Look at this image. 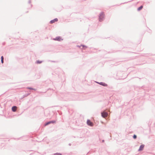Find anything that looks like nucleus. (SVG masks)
<instances>
[{
	"label": "nucleus",
	"instance_id": "6e6552de",
	"mask_svg": "<svg viewBox=\"0 0 155 155\" xmlns=\"http://www.w3.org/2000/svg\"><path fill=\"white\" fill-rule=\"evenodd\" d=\"M54 122H55L52 121H50V122H48V123H46L45 124V126H46V125H48L49 124H50V123H54Z\"/></svg>",
	"mask_w": 155,
	"mask_h": 155
},
{
	"label": "nucleus",
	"instance_id": "f3484780",
	"mask_svg": "<svg viewBox=\"0 0 155 155\" xmlns=\"http://www.w3.org/2000/svg\"><path fill=\"white\" fill-rule=\"evenodd\" d=\"M1 62L2 63H3V60H1Z\"/></svg>",
	"mask_w": 155,
	"mask_h": 155
},
{
	"label": "nucleus",
	"instance_id": "423d86ee",
	"mask_svg": "<svg viewBox=\"0 0 155 155\" xmlns=\"http://www.w3.org/2000/svg\"><path fill=\"white\" fill-rule=\"evenodd\" d=\"M144 147V145H141L140 147V148L138 150L139 151H141L143 150Z\"/></svg>",
	"mask_w": 155,
	"mask_h": 155
},
{
	"label": "nucleus",
	"instance_id": "0eeeda50",
	"mask_svg": "<svg viewBox=\"0 0 155 155\" xmlns=\"http://www.w3.org/2000/svg\"><path fill=\"white\" fill-rule=\"evenodd\" d=\"M17 109V107L16 106H13L12 107V110L13 112H15Z\"/></svg>",
	"mask_w": 155,
	"mask_h": 155
},
{
	"label": "nucleus",
	"instance_id": "7ed1b4c3",
	"mask_svg": "<svg viewBox=\"0 0 155 155\" xmlns=\"http://www.w3.org/2000/svg\"><path fill=\"white\" fill-rule=\"evenodd\" d=\"M87 124L88 125L91 126H92L93 125V124L89 120H87Z\"/></svg>",
	"mask_w": 155,
	"mask_h": 155
},
{
	"label": "nucleus",
	"instance_id": "ddd939ff",
	"mask_svg": "<svg viewBox=\"0 0 155 155\" xmlns=\"http://www.w3.org/2000/svg\"><path fill=\"white\" fill-rule=\"evenodd\" d=\"M28 89H31V90H33L35 91H36V89H33L32 88H28Z\"/></svg>",
	"mask_w": 155,
	"mask_h": 155
},
{
	"label": "nucleus",
	"instance_id": "1a4fd4ad",
	"mask_svg": "<svg viewBox=\"0 0 155 155\" xmlns=\"http://www.w3.org/2000/svg\"><path fill=\"white\" fill-rule=\"evenodd\" d=\"M100 84L104 86H107V85L104 83L101 82L100 83Z\"/></svg>",
	"mask_w": 155,
	"mask_h": 155
},
{
	"label": "nucleus",
	"instance_id": "dca6fc26",
	"mask_svg": "<svg viewBox=\"0 0 155 155\" xmlns=\"http://www.w3.org/2000/svg\"><path fill=\"white\" fill-rule=\"evenodd\" d=\"M1 60H4V58L3 56H2L1 57Z\"/></svg>",
	"mask_w": 155,
	"mask_h": 155
},
{
	"label": "nucleus",
	"instance_id": "2eb2a0df",
	"mask_svg": "<svg viewBox=\"0 0 155 155\" xmlns=\"http://www.w3.org/2000/svg\"><path fill=\"white\" fill-rule=\"evenodd\" d=\"M133 138H134V139H135L136 138V135H134V136H133Z\"/></svg>",
	"mask_w": 155,
	"mask_h": 155
},
{
	"label": "nucleus",
	"instance_id": "4468645a",
	"mask_svg": "<svg viewBox=\"0 0 155 155\" xmlns=\"http://www.w3.org/2000/svg\"><path fill=\"white\" fill-rule=\"evenodd\" d=\"M55 155H61V154L60 153H56V154H55Z\"/></svg>",
	"mask_w": 155,
	"mask_h": 155
},
{
	"label": "nucleus",
	"instance_id": "20e7f679",
	"mask_svg": "<svg viewBox=\"0 0 155 155\" xmlns=\"http://www.w3.org/2000/svg\"><path fill=\"white\" fill-rule=\"evenodd\" d=\"M55 40L58 41H61V40H62L63 39L61 38L60 37H56L55 39H54Z\"/></svg>",
	"mask_w": 155,
	"mask_h": 155
},
{
	"label": "nucleus",
	"instance_id": "f03ea898",
	"mask_svg": "<svg viewBox=\"0 0 155 155\" xmlns=\"http://www.w3.org/2000/svg\"><path fill=\"white\" fill-rule=\"evenodd\" d=\"M107 113L106 112L104 111L101 113V115L102 117L104 118L107 117Z\"/></svg>",
	"mask_w": 155,
	"mask_h": 155
},
{
	"label": "nucleus",
	"instance_id": "9d476101",
	"mask_svg": "<svg viewBox=\"0 0 155 155\" xmlns=\"http://www.w3.org/2000/svg\"><path fill=\"white\" fill-rule=\"evenodd\" d=\"M143 8V6H141L140 7H139V8H138L137 10L138 11H140V10H141Z\"/></svg>",
	"mask_w": 155,
	"mask_h": 155
},
{
	"label": "nucleus",
	"instance_id": "39448f33",
	"mask_svg": "<svg viewBox=\"0 0 155 155\" xmlns=\"http://www.w3.org/2000/svg\"><path fill=\"white\" fill-rule=\"evenodd\" d=\"M58 21V19L57 18H56L54 19V20H51L50 21V23L51 24H52L55 22Z\"/></svg>",
	"mask_w": 155,
	"mask_h": 155
},
{
	"label": "nucleus",
	"instance_id": "f8f14e48",
	"mask_svg": "<svg viewBox=\"0 0 155 155\" xmlns=\"http://www.w3.org/2000/svg\"><path fill=\"white\" fill-rule=\"evenodd\" d=\"M37 63L40 64V63H41V61H37Z\"/></svg>",
	"mask_w": 155,
	"mask_h": 155
},
{
	"label": "nucleus",
	"instance_id": "9b49d317",
	"mask_svg": "<svg viewBox=\"0 0 155 155\" xmlns=\"http://www.w3.org/2000/svg\"><path fill=\"white\" fill-rule=\"evenodd\" d=\"M81 46H82L83 48H84V49H85L87 48V47L86 46L81 45Z\"/></svg>",
	"mask_w": 155,
	"mask_h": 155
},
{
	"label": "nucleus",
	"instance_id": "f257e3e1",
	"mask_svg": "<svg viewBox=\"0 0 155 155\" xmlns=\"http://www.w3.org/2000/svg\"><path fill=\"white\" fill-rule=\"evenodd\" d=\"M104 14L103 13H101L99 16V20L100 21H102L104 17Z\"/></svg>",
	"mask_w": 155,
	"mask_h": 155
}]
</instances>
